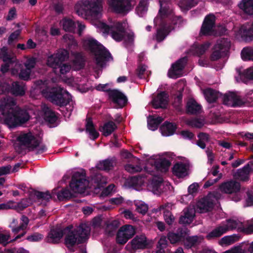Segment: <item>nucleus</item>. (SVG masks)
<instances>
[{"mask_svg":"<svg viewBox=\"0 0 253 253\" xmlns=\"http://www.w3.org/2000/svg\"><path fill=\"white\" fill-rule=\"evenodd\" d=\"M156 157L153 156L150 158L148 163L151 165H154L155 167L162 172H166L170 166L169 162L166 159H161L159 160L156 159Z\"/></svg>","mask_w":253,"mask_h":253,"instance_id":"26","label":"nucleus"},{"mask_svg":"<svg viewBox=\"0 0 253 253\" xmlns=\"http://www.w3.org/2000/svg\"><path fill=\"white\" fill-rule=\"evenodd\" d=\"M11 92L15 95H23L25 93V87L24 84H19L17 82H14L11 88Z\"/></svg>","mask_w":253,"mask_h":253,"instance_id":"47","label":"nucleus"},{"mask_svg":"<svg viewBox=\"0 0 253 253\" xmlns=\"http://www.w3.org/2000/svg\"><path fill=\"white\" fill-rule=\"evenodd\" d=\"M135 233L134 228L130 225H125L119 230L116 238L117 242L120 244H125Z\"/></svg>","mask_w":253,"mask_h":253,"instance_id":"15","label":"nucleus"},{"mask_svg":"<svg viewBox=\"0 0 253 253\" xmlns=\"http://www.w3.org/2000/svg\"><path fill=\"white\" fill-rule=\"evenodd\" d=\"M57 68H59L60 77L65 83L73 86H80V84L78 81H75L72 78H67L65 76V75L69 72L71 69L70 65L65 63L61 64V63Z\"/></svg>","mask_w":253,"mask_h":253,"instance_id":"19","label":"nucleus"},{"mask_svg":"<svg viewBox=\"0 0 253 253\" xmlns=\"http://www.w3.org/2000/svg\"><path fill=\"white\" fill-rule=\"evenodd\" d=\"M169 205L168 204L162 205L160 207V211H163L165 221L169 224H171L174 221V218L171 213L169 211Z\"/></svg>","mask_w":253,"mask_h":253,"instance_id":"42","label":"nucleus"},{"mask_svg":"<svg viewBox=\"0 0 253 253\" xmlns=\"http://www.w3.org/2000/svg\"><path fill=\"white\" fill-rule=\"evenodd\" d=\"M42 107L44 119L50 123L55 122L57 118L55 113L45 104L42 105Z\"/></svg>","mask_w":253,"mask_h":253,"instance_id":"38","label":"nucleus"},{"mask_svg":"<svg viewBox=\"0 0 253 253\" xmlns=\"http://www.w3.org/2000/svg\"><path fill=\"white\" fill-rule=\"evenodd\" d=\"M199 140L197 142V144L202 149H204L206 147V143L209 140V136L208 134L205 133H200L198 136Z\"/></svg>","mask_w":253,"mask_h":253,"instance_id":"51","label":"nucleus"},{"mask_svg":"<svg viewBox=\"0 0 253 253\" xmlns=\"http://www.w3.org/2000/svg\"><path fill=\"white\" fill-rule=\"evenodd\" d=\"M250 171V167L249 165H247L242 169H240L238 170L237 172V176L240 180L245 181L249 178Z\"/></svg>","mask_w":253,"mask_h":253,"instance_id":"48","label":"nucleus"},{"mask_svg":"<svg viewBox=\"0 0 253 253\" xmlns=\"http://www.w3.org/2000/svg\"><path fill=\"white\" fill-rule=\"evenodd\" d=\"M238 76L235 77L237 82H245L248 79H253V67L249 68L243 72L237 70Z\"/></svg>","mask_w":253,"mask_h":253,"instance_id":"29","label":"nucleus"},{"mask_svg":"<svg viewBox=\"0 0 253 253\" xmlns=\"http://www.w3.org/2000/svg\"><path fill=\"white\" fill-rule=\"evenodd\" d=\"M223 101L224 104L229 106H240L243 103L240 97L232 92L225 94L223 96Z\"/></svg>","mask_w":253,"mask_h":253,"instance_id":"24","label":"nucleus"},{"mask_svg":"<svg viewBox=\"0 0 253 253\" xmlns=\"http://www.w3.org/2000/svg\"><path fill=\"white\" fill-rule=\"evenodd\" d=\"M12 205L14 206L12 209H15L17 211H20L28 207L32 203L28 199H23L19 203H16L12 201Z\"/></svg>","mask_w":253,"mask_h":253,"instance_id":"55","label":"nucleus"},{"mask_svg":"<svg viewBox=\"0 0 253 253\" xmlns=\"http://www.w3.org/2000/svg\"><path fill=\"white\" fill-rule=\"evenodd\" d=\"M183 233H181L180 235L174 233H169L168 235V238L171 244H174L183 240Z\"/></svg>","mask_w":253,"mask_h":253,"instance_id":"59","label":"nucleus"},{"mask_svg":"<svg viewBox=\"0 0 253 253\" xmlns=\"http://www.w3.org/2000/svg\"><path fill=\"white\" fill-rule=\"evenodd\" d=\"M31 197H34L38 200H42L45 201H48L51 198V196L48 192H35L33 195H31Z\"/></svg>","mask_w":253,"mask_h":253,"instance_id":"57","label":"nucleus"},{"mask_svg":"<svg viewBox=\"0 0 253 253\" xmlns=\"http://www.w3.org/2000/svg\"><path fill=\"white\" fill-rule=\"evenodd\" d=\"M114 164L115 163L113 161L106 160L98 163L97 167L100 169L107 170H109L113 168Z\"/></svg>","mask_w":253,"mask_h":253,"instance_id":"54","label":"nucleus"},{"mask_svg":"<svg viewBox=\"0 0 253 253\" xmlns=\"http://www.w3.org/2000/svg\"><path fill=\"white\" fill-rule=\"evenodd\" d=\"M63 231L59 229H52L50 231L47 237V241L50 243H57L62 237Z\"/></svg>","mask_w":253,"mask_h":253,"instance_id":"36","label":"nucleus"},{"mask_svg":"<svg viewBox=\"0 0 253 253\" xmlns=\"http://www.w3.org/2000/svg\"><path fill=\"white\" fill-rule=\"evenodd\" d=\"M135 206L136 207V210L138 212L142 214H144L147 212L148 207V205L144 202L138 201L135 203Z\"/></svg>","mask_w":253,"mask_h":253,"instance_id":"58","label":"nucleus"},{"mask_svg":"<svg viewBox=\"0 0 253 253\" xmlns=\"http://www.w3.org/2000/svg\"><path fill=\"white\" fill-rule=\"evenodd\" d=\"M75 69L78 70L83 66V62L82 55L80 54H78L77 55V59L74 61Z\"/></svg>","mask_w":253,"mask_h":253,"instance_id":"64","label":"nucleus"},{"mask_svg":"<svg viewBox=\"0 0 253 253\" xmlns=\"http://www.w3.org/2000/svg\"><path fill=\"white\" fill-rule=\"evenodd\" d=\"M40 93L60 106H66L72 102V96L68 92L60 87H53L50 82L39 81L35 84L31 91V95L35 97Z\"/></svg>","mask_w":253,"mask_h":253,"instance_id":"3","label":"nucleus"},{"mask_svg":"<svg viewBox=\"0 0 253 253\" xmlns=\"http://www.w3.org/2000/svg\"><path fill=\"white\" fill-rule=\"evenodd\" d=\"M210 43L209 42L205 43L200 45H195L192 48L194 49V53L197 55L203 54L210 47Z\"/></svg>","mask_w":253,"mask_h":253,"instance_id":"50","label":"nucleus"},{"mask_svg":"<svg viewBox=\"0 0 253 253\" xmlns=\"http://www.w3.org/2000/svg\"><path fill=\"white\" fill-rule=\"evenodd\" d=\"M160 9L158 16L155 18L154 22L157 27L156 40L163 41L170 30L167 29L164 18L167 17L172 13V10L169 5L163 0H160Z\"/></svg>","mask_w":253,"mask_h":253,"instance_id":"7","label":"nucleus"},{"mask_svg":"<svg viewBox=\"0 0 253 253\" xmlns=\"http://www.w3.org/2000/svg\"><path fill=\"white\" fill-rule=\"evenodd\" d=\"M183 215H181L179 222L183 224H190L194 217L195 211L193 208H188L184 210Z\"/></svg>","mask_w":253,"mask_h":253,"instance_id":"30","label":"nucleus"},{"mask_svg":"<svg viewBox=\"0 0 253 253\" xmlns=\"http://www.w3.org/2000/svg\"><path fill=\"white\" fill-rule=\"evenodd\" d=\"M0 58L2 59L5 64L2 65L1 67V71L3 73L6 72L10 67H12L13 65L15 68H19L20 64L17 62H15V58L13 55H11L7 52V48L3 47L0 49Z\"/></svg>","mask_w":253,"mask_h":253,"instance_id":"13","label":"nucleus"},{"mask_svg":"<svg viewBox=\"0 0 253 253\" xmlns=\"http://www.w3.org/2000/svg\"><path fill=\"white\" fill-rule=\"evenodd\" d=\"M189 124L192 127H201L204 124V121L200 119H194L189 122Z\"/></svg>","mask_w":253,"mask_h":253,"instance_id":"61","label":"nucleus"},{"mask_svg":"<svg viewBox=\"0 0 253 253\" xmlns=\"http://www.w3.org/2000/svg\"><path fill=\"white\" fill-rule=\"evenodd\" d=\"M117 128L116 124L113 122H108L100 129L103 135L107 136L111 134Z\"/></svg>","mask_w":253,"mask_h":253,"instance_id":"43","label":"nucleus"},{"mask_svg":"<svg viewBox=\"0 0 253 253\" xmlns=\"http://www.w3.org/2000/svg\"><path fill=\"white\" fill-rule=\"evenodd\" d=\"M168 96L165 92L159 93L152 101V104L155 109L166 107L168 103Z\"/></svg>","mask_w":253,"mask_h":253,"instance_id":"27","label":"nucleus"},{"mask_svg":"<svg viewBox=\"0 0 253 253\" xmlns=\"http://www.w3.org/2000/svg\"><path fill=\"white\" fill-rule=\"evenodd\" d=\"M17 141L21 147L30 150L39 147L41 143V140L31 132L20 134L17 138Z\"/></svg>","mask_w":253,"mask_h":253,"instance_id":"10","label":"nucleus"},{"mask_svg":"<svg viewBox=\"0 0 253 253\" xmlns=\"http://www.w3.org/2000/svg\"><path fill=\"white\" fill-rule=\"evenodd\" d=\"M69 57V53L65 49H61L56 53L48 57L47 65L56 70L59 65Z\"/></svg>","mask_w":253,"mask_h":253,"instance_id":"14","label":"nucleus"},{"mask_svg":"<svg viewBox=\"0 0 253 253\" xmlns=\"http://www.w3.org/2000/svg\"><path fill=\"white\" fill-rule=\"evenodd\" d=\"M150 244V241L147 239L145 235L141 234L136 236L127 245V247L130 246L133 250L144 249L148 248Z\"/></svg>","mask_w":253,"mask_h":253,"instance_id":"17","label":"nucleus"},{"mask_svg":"<svg viewBox=\"0 0 253 253\" xmlns=\"http://www.w3.org/2000/svg\"><path fill=\"white\" fill-rule=\"evenodd\" d=\"M239 7L246 13L253 14V0H242L239 4Z\"/></svg>","mask_w":253,"mask_h":253,"instance_id":"40","label":"nucleus"},{"mask_svg":"<svg viewBox=\"0 0 253 253\" xmlns=\"http://www.w3.org/2000/svg\"><path fill=\"white\" fill-rule=\"evenodd\" d=\"M165 186V184L163 181L162 178H158L157 179H153L149 186V188L153 193L155 194H160L163 192Z\"/></svg>","mask_w":253,"mask_h":253,"instance_id":"28","label":"nucleus"},{"mask_svg":"<svg viewBox=\"0 0 253 253\" xmlns=\"http://www.w3.org/2000/svg\"><path fill=\"white\" fill-rule=\"evenodd\" d=\"M148 0H141L136 8V12L140 16H142L148 9Z\"/></svg>","mask_w":253,"mask_h":253,"instance_id":"49","label":"nucleus"},{"mask_svg":"<svg viewBox=\"0 0 253 253\" xmlns=\"http://www.w3.org/2000/svg\"><path fill=\"white\" fill-rule=\"evenodd\" d=\"M31 73V70H29L27 68L25 69H22L19 73V77L23 80H27L30 78Z\"/></svg>","mask_w":253,"mask_h":253,"instance_id":"63","label":"nucleus"},{"mask_svg":"<svg viewBox=\"0 0 253 253\" xmlns=\"http://www.w3.org/2000/svg\"><path fill=\"white\" fill-rule=\"evenodd\" d=\"M133 162L137 164L136 166L132 164H128L125 166V169L130 173L140 171L142 170V167L140 166V161L137 158H134Z\"/></svg>","mask_w":253,"mask_h":253,"instance_id":"41","label":"nucleus"},{"mask_svg":"<svg viewBox=\"0 0 253 253\" xmlns=\"http://www.w3.org/2000/svg\"><path fill=\"white\" fill-rule=\"evenodd\" d=\"M235 37L238 39H242L245 41L251 40L253 37V23L250 27L243 26L238 30H236Z\"/></svg>","mask_w":253,"mask_h":253,"instance_id":"21","label":"nucleus"},{"mask_svg":"<svg viewBox=\"0 0 253 253\" xmlns=\"http://www.w3.org/2000/svg\"><path fill=\"white\" fill-rule=\"evenodd\" d=\"M196 4L197 2H195L194 0H181L179 3V5L181 9L184 11L191 8Z\"/></svg>","mask_w":253,"mask_h":253,"instance_id":"56","label":"nucleus"},{"mask_svg":"<svg viewBox=\"0 0 253 253\" xmlns=\"http://www.w3.org/2000/svg\"><path fill=\"white\" fill-rule=\"evenodd\" d=\"M176 126L170 123H165L161 127L160 130L162 135L169 136L174 134Z\"/></svg>","mask_w":253,"mask_h":253,"instance_id":"35","label":"nucleus"},{"mask_svg":"<svg viewBox=\"0 0 253 253\" xmlns=\"http://www.w3.org/2000/svg\"><path fill=\"white\" fill-rule=\"evenodd\" d=\"M203 93L208 102H214L220 95V94L211 88H207L203 90Z\"/></svg>","mask_w":253,"mask_h":253,"instance_id":"37","label":"nucleus"},{"mask_svg":"<svg viewBox=\"0 0 253 253\" xmlns=\"http://www.w3.org/2000/svg\"><path fill=\"white\" fill-rule=\"evenodd\" d=\"M241 56L244 60L253 61V48L246 47L243 48L241 52Z\"/></svg>","mask_w":253,"mask_h":253,"instance_id":"52","label":"nucleus"},{"mask_svg":"<svg viewBox=\"0 0 253 253\" xmlns=\"http://www.w3.org/2000/svg\"><path fill=\"white\" fill-rule=\"evenodd\" d=\"M186 58H183L173 64L169 70L168 76L171 78H177L182 75V70L186 63Z\"/></svg>","mask_w":253,"mask_h":253,"instance_id":"18","label":"nucleus"},{"mask_svg":"<svg viewBox=\"0 0 253 253\" xmlns=\"http://www.w3.org/2000/svg\"><path fill=\"white\" fill-rule=\"evenodd\" d=\"M143 182L142 178L138 177H130L126 181L128 186L134 187L137 190H139V187L143 184Z\"/></svg>","mask_w":253,"mask_h":253,"instance_id":"46","label":"nucleus"},{"mask_svg":"<svg viewBox=\"0 0 253 253\" xmlns=\"http://www.w3.org/2000/svg\"><path fill=\"white\" fill-rule=\"evenodd\" d=\"M29 119V114L17 106L12 98H4L0 101V123L12 127L25 123Z\"/></svg>","mask_w":253,"mask_h":253,"instance_id":"2","label":"nucleus"},{"mask_svg":"<svg viewBox=\"0 0 253 253\" xmlns=\"http://www.w3.org/2000/svg\"><path fill=\"white\" fill-rule=\"evenodd\" d=\"M76 22L70 19L65 18L60 21V25L66 31H73L76 27Z\"/></svg>","mask_w":253,"mask_h":253,"instance_id":"44","label":"nucleus"},{"mask_svg":"<svg viewBox=\"0 0 253 253\" xmlns=\"http://www.w3.org/2000/svg\"><path fill=\"white\" fill-rule=\"evenodd\" d=\"M17 223V220L15 219H13L10 225L12 228V232L15 234L18 233L20 230H24L26 228L29 223V219L28 217L23 215L21 218L20 225L16 227V225Z\"/></svg>","mask_w":253,"mask_h":253,"instance_id":"31","label":"nucleus"},{"mask_svg":"<svg viewBox=\"0 0 253 253\" xmlns=\"http://www.w3.org/2000/svg\"><path fill=\"white\" fill-rule=\"evenodd\" d=\"M189 169V162L184 160L176 162L172 169L173 173L178 177H183L188 174Z\"/></svg>","mask_w":253,"mask_h":253,"instance_id":"20","label":"nucleus"},{"mask_svg":"<svg viewBox=\"0 0 253 253\" xmlns=\"http://www.w3.org/2000/svg\"><path fill=\"white\" fill-rule=\"evenodd\" d=\"M85 131L91 139L94 140L99 136V133L96 130L90 118L86 120Z\"/></svg>","mask_w":253,"mask_h":253,"instance_id":"34","label":"nucleus"},{"mask_svg":"<svg viewBox=\"0 0 253 253\" xmlns=\"http://www.w3.org/2000/svg\"><path fill=\"white\" fill-rule=\"evenodd\" d=\"M248 252L253 253V241L249 245L248 243L243 242L223 253H248Z\"/></svg>","mask_w":253,"mask_h":253,"instance_id":"25","label":"nucleus"},{"mask_svg":"<svg viewBox=\"0 0 253 253\" xmlns=\"http://www.w3.org/2000/svg\"><path fill=\"white\" fill-rule=\"evenodd\" d=\"M110 98L119 107H123L126 104V96L118 90H112L109 93Z\"/></svg>","mask_w":253,"mask_h":253,"instance_id":"22","label":"nucleus"},{"mask_svg":"<svg viewBox=\"0 0 253 253\" xmlns=\"http://www.w3.org/2000/svg\"><path fill=\"white\" fill-rule=\"evenodd\" d=\"M83 46L94 55L98 67H103L107 61L112 59L110 53L105 47L90 37H86L83 40Z\"/></svg>","mask_w":253,"mask_h":253,"instance_id":"5","label":"nucleus"},{"mask_svg":"<svg viewBox=\"0 0 253 253\" xmlns=\"http://www.w3.org/2000/svg\"><path fill=\"white\" fill-rule=\"evenodd\" d=\"M213 196L212 194H210L197 202L195 211L200 213L210 211L213 208Z\"/></svg>","mask_w":253,"mask_h":253,"instance_id":"16","label":"nucleus"},{"mask_svg":"<svg viewBox=\"0 0 253 253\" xmlns=\"http://www.w3.org/2000/svg\"><path fill=\"white\" fill-rule=\"evenodd\" d=\"M90 231L89 224L86 223L81 224L76 230L67 228L64 230V233L67 234L65 240L66 245L70 248L77 243L84 241L88 238Z\"/></svg>","mask_w":253,"mask_h":253,"instance_id":"6","label":"nucleus"},{"mask_svg":"<svg viewBox=\"0 0 253 253\" xmlns=\"http://www.w3.org/2000/svg\"><path fill=\"white\" fill-rule=\"evenodd\" d=\"M103 8V0H83L78 1L75 6L76 13L80 17L92 21V24L103 35L110 34L113 39L120 41L125 37V30L127 23L114 22L111 25L100 21Z\"/></svg>","mask_w":253,"mask_h":253,"instance_id":"1","label":"nucleus"},{"mask_svg":"<svg viewBox=\"0 0 253 253\" xmlns=\"http://www.w3.org/2000/svg\"><path fill=\"white\" fill-rule=\"evenodd\" d=\"M239 240V237L236 235L226 236L222 238L218 242L222 246L230 245Z\"/></svg>","mask_w":253,"mask_h":253,"instance_id":"45","label":"nucleus"},{"mask_svg":"<svg viewBox=\"0 0 253 253\" xmlns=\"http://www.w3.org/2000/svg\"><path fill=\"white\" fill-rule=\"evenodd\" d=\"M132 0H107L108 9L117 13H126L130 10L133 4Z\"/></svg>","mask_w":253,"mask_h":253,"instance_id":"9","label":"nucleus"},{"mask_svg":"<svg viewBox=\"0 0 253 253\" xmlns=\"http://www.w3.org/2000/svg\"><path fill=\"white\" fill-rule=\"evenodd\" d=\"M163 121V118L161 117L149 116L147 120L149 129L153 131L156 130L159 124Z\"/></svg>","mask_w":253,"mask_h":253,"instance_id":"39","label":"nucleus"},{"mask_svg":"<svg viewBox=\"0 0 253 253\" xmlns=\"http://www.w3.org/2000/svg\"><path fill=\"white\" fill-rule=\"evenodd\" d=\"M183 240L186 247L191 248L201 243L203 240V238L201 236L189 237L187 236L186 232H184Z\"/></svg>","mask_w":253,"mask_h":253,"instance_id":"32","label":"nucleus"},{"mask_svg":"<svg viewBox=\"0 0 253 253\" xmlns=\"http://www.w3.org/2000/svg\"><path fill=\"white\" fill-rule=\"evenodd\" d=\"M237 229L247 234L253 233V220H248L242 222L237 219H228L222 222L206 236L208 240H212L219 237L228 231Z\"/></svg>","mask_w":253,"mask_h":253,"instance_id":"4","label":"nucleus"},{"mask_svg":"<svg viewBox=\"0 0 253 253\" xmlns=\"http://www.w3.org/2000/svg\"><path fill=\"white\" fill-rule=\"evenodd\" d=\"M70 186L72 192L75 193H84L87 188H91L85 175L79 173L74 174Z\"/></svg>","mask_w":253,"mask_h":253,"instance_id":"11","label":"nucleus"},{"mask_svg":"<svg viewBox=\"0 0 253 253\" xmlns=\"http://www.w3.org/2000/svg\"><path fill=\"white\" fill-rule=\"evenodd\" d=\"M73 195V193L69 190L65 189L58 193L57 198L59 200L62 201L65 199L70 198Z\"/></svg>","mask_w":253,"mask_h":253,"instance_id":"60","label":"nucleus"},{"mask_svg":"<svg viewBox=\"0 0 253 253\" xmlns=\"http://www.w3.org/2000/svg\"><path fill=\"white\" fill-rule=\"evenodd\" d=\"M219 189L221 192L225 193H236L240 189V184L235 181H228L221 184Z\"/></svg>","mask_w":253,"mask_h":253,"instance_id":"23","label":"nucleus"},{"mask_svg":"<svg viewBox=\"0 0 253 253\" xmlns=\"http://www.w3.org/2000/svg\"><path fill=\"white\" fill-rule=\"evenodd\" d=\"M230 46V42L224 39L218 40L213 48L211 58L213 61L217 60L224 56Z\"/></svg>","mask_w":253,"mask_h":253,"instance_id":"12","label":"nucleus"},{"mask_svg":"<svg viewBox=\"0 0 253 253\" xmlns=\"http://www.w3.org/2000/svg\"><path fill=\"white\" fill-rule=\"evenodd\" d=\"M63 39L68 44L69 49H75L78 46V43L72 35L66 34L63 36Z\"/></svg>","mask_w":253,"mask_h":253,"instance_id":"53","label":"nucleus"},{"mask_svg":"<svg viewBox=\"0 0 253 253\" xmlns=\"http://www.w3.org/2000/svg\"><path fill=\"white\" fill-rule=\"evenodd\" d=\"M36 60L34 58H28L24 63V65L27 69L32 71L35 66Z\"/></svg>","mask_w":253,"mask_h":253,"instance_id":"62","label":"nucleus"},{"mask_svg":"<svg viewBox=\"0 0 253 253\" xmlns=\"http://www.w3.org/2000/svg\"><path fill=\"white\" fill-rule=\"evenodd\" d=\"M202 110L201 106L193 98H190L187 102L186 110L188 113H199Z\"/></svg>","mask_w":253,"mask_h":253,"instance_id":"33","label":"nucleus"},{"mask_svg":"<svg viewBox=\"0 0 253 253\" xmlns=\"http://www.w3.org/2000/svg\"><path fill=\"white\" fill-rule=\"evenodd\" d=\"M215 17L210 14L207 16L201 29V34L204 35H220L225 32V28L223 27L214 26Z\"/></svg>","mask_w":253,"mask_h":253,"instance_id":"8","label":"nucleus"}]
</instances>
